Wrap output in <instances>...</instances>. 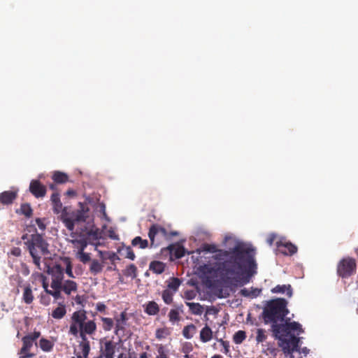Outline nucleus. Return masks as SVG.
Segmentation results:
<instances>
[{"mask_svg": "<svg viewBox=\"0 0 358 358\" xmlns=\"http://www.w3.org/2000/svg\"><path fill=\"white\" fill-rule=\"evenodd\" d=\"M88 210V208L86 210L83 208L82 210H77L70 215L64 210L61 215V220L69 231H73L74 229L76 222L86 221L87 217H88L87 215Z\"/></svg>", "mask_w": 358, "mask_h": 358, "instance_id": "423d86ee", "label": "nucleus"}, {"mask_svg": "<svg viewBox=\"0 0 358 358\" xmlns=\"http://www.w3.org/2000/svg\"><path fill=\"white\" fill-rule=\"evenodd\" d=\"M99 211L102 213L104 215H106V206L104 203H101L99 205Z\"/></svg>", "mask_w": 358, "mask_h": 358, "instance_id": "774afa93", "label": "nucleus"}, {"mask_svg": "<svg viewBox=\"0 0 358 358\" xmlns=\"http://www.w3.org/2000/svg\"><path fill=\"white\" fill-rule=\"evenodd\" d=\"M22 299L24 302L27 304H30L32 303L34 300V295L30 286H27L24 287L22 295Z\"/></svg>", "mask_w": 358, "mask_h": 358, "instance_id": "c756f323", "label": "nucleus"}, {"mask_svg": "<svg viewBox=\"0 0 358 358\" xmlns=\"http://www.w3.org/2000/svg\"><path fill=\"white\" fill-rule=\"evenodd\" d=\"M47 272L51 275V287L58 288L64 280V268L59 264L48 266Z\"/></svg>", "mask_w": 358, "mask_h": 358, "instance_id": "1a4fd4ad", "label": "nucleus"}, {"mask_svg": "<svg viewBox=\"0 0 358 358\" xmlns=\"http://www.w3.org/2000/svg\"><path fill=\"white\" fill-rule=\"evenodd\" d=\"M41 278H42V286L47 294V291H49L48 289V283L46 282V277L41 274Z\"/></svg>", "mask_w": 358, "mask_h": 358, "instance_id": "bf43d9fd", "label": "nucleus"}, {"mask_svg": "<svg viewBox=\"0 0 358 358\" xmlns=\"http://www.w3.org/2000/svg\"><path fill=\"white\" fill-rule=\"evenodd\" d=\"M39 347L43 352H50L54 347V343L50 340L42 338L39 341Z\"/></svg>", "mask_w": 358, "mask_h": 358, "instance_id": "a878e982", "label": "nucleus"}, {"mask_svg": "<svg viewBox=\"0 0 358 358\" xmlns=\"http://www.w3.org/2000/svg\"><path fill=\"white\" fill-rule=\"evenodd\" d=\"M106 309V306L104 303H97L96 305V310L98 311V312H104Z\"/></svg>", "mask_w": 358, "mask_h": 358, "instance_id": "4d7b16f0", "label": "nucleus"}, {"mask_svg": "<svg viewBox=\"0 0 358 358\" xmlns=\"http://www.w3.org/2000/svg\"><path fill=\"white\" fill-rule=\"evenodd\" d=\"M159 355L157 356L156 358H168L166 355L164 353L163 350V348L160 347L158 350Z\"/></svg>", "mask_w": 358, "mask_h": 358, "instance_id": "0e129e2a", "label": "nucleus"}, {"mask_svg": "<svg viewBox=\"0 0 358 358\" xmlns=\"http://www.w3.org/2000/svg\"><path fill=\"white\" fill-rule=\"evenodd\" d=\"M21 213L27 217H30L32 215V209L29 204L23 203L20 206Z\"/></svg>", "mask_w": 358, "mask_h": 358, "instance_id": "79ce46f5", "label": "nucleus"}, {"mask_svg": "<svg viewBox=\"0 0 358 358\" xmlns=\"http://www.w3.org/2000/svg\"><path fill=\"white\" fill-rule=\"evenodd\" d=\"M108 235L109 238H110L113 240H118V238H119L118 235L111 228L108 231Z\"/></svg>", "mask_w": 358, "mask_h": 358, "instance_id": "864d4df0", "label": "nucleus"}, {"mask_svg": "<svg viewBox=\"0 0 358 358\" xmlns=\"http://www.w3.org/2000/svg\"><path fill=\"white\" fill-rule=\"evenodd\" d=\"M148 237L150 241V247L157 248L161 243L160 238H168V231L164 227L153 224L149 229Z\"/></svg>", "mask_w": 358, "mask_h": 358, "instance_id": "6e6552de", "label": "nucleus"}, {"mask_svg": "<svg viewBox=\"0 0 358 358\" xmlns=\"http://www.w3.org/2000/svg\"><path fill=\"white\" fill-rule=\"evenodd\" d=\"M123 274L127 277L136 278L137 276V267L134 264H131L123 271Z\"/></svg>", "mask_w": 358, "mask_h": 358, "instance_id": "473e14b6", "label": "nucleus"}, {"mask_svg": "<svg viewBox=\"0 0 358 358\" xmlns=\"http://www.w3.org/2000/svg\"><path fill=\"white\" fill-rule=\"evenodd\" d=\"M240 293L242 296H245V297H248V296H251V292L246 288L242 289L241 290Z\"/></svg>", "mask_w": 358, "mask_h": 358, "instance_id": "052dcab7", "label": "nucleus"}, {"mask_svg": "<svg viewBox=\"0 0 358 358\" xmlns=\"http://www.w3.org/2000/svg\"><path fill=\"white\" fill-rule=\"evenodd\" d=\"M273 294H286L287 296L290 298L293 294V290L290 285H278L271 289Z\"/></svg>", "mask_w": 358, "mask_h": 358, "instance_id": "a211bd4d", "label": "nucleus"}, {"mask_svg": "<svg viewBox=\"0 0 358 358\" xmlns=\"http://www.w3.org/2000/svg\"><path fill=\"white\" fill-rule=\"evenodd\" d=\"M36 223L40 230L44 231L45 229V224H44L43 220L41 218H36Z\"/></svg>", "mask_w": 358, "mask_h": 358, "instance_id": "603ef678", "label": "nucleus"}, {"mask_svg": "<svg viewBox=\"0 0 358 358\" xmlns=\"http://www.w3.org/2000/svg\"><path fill=\"white\" fill-rule=\"evenodd\" d=\"M167 249L176 259L182 258L185 254V248L179 243L171 244Z\"/></svg>", "mask_w": 358, "mask_h": 358, "instance_id": "f3484780", "label": "nucleus"}, {"mask_svg": "<svg viewBox=\"0 0 358 358\" xmlns=\"http://www.w3.org/2000/svg\"><path fill=\"white\" fill-rule=\"evenodd\" d=\"M58 288H61L65 294L69 296L78 291V284L72 280H64Z\"/></svg>", "mask_w": 358, "mask_h": 358, "instance_id": "4468645a", "label": "nucleus"}, {"mask_svg": "<svg viewBox=\"0 0 358 358\" xmlns=\"http://www.w3.org/2000/svg\"><path fill=\"white\" fill-rule=\"evenodd\" d=\"M175 292L171 290L167 289H164L162 294V297L164 302L166 304H171L173 302V296Z\"/></svg>", "mask_w": 358, "mask_h": 358, "instance_id": "72a5a7b5", "label": "nucleus"}, {"mask_svg": "<svg viewBox=\"0 0 358 358\" xmlns=\"http://www.w3.org/2000/svg\"><path fill=\"white\" fill-rule=\"evenodd\" d=\"M222 345L224 348V352L227 355L229 352V343L228 341L221 340Z\"/></svg>", "mask_w": 358, "mask_h": 358, "instance_id": "6e6d98bb", "label": "nucleus"}, {"mask_svg": "<svg viewBox=\"0 0 358 358\" xmlns=\"http://www.w3.org/2000/svg\"><path fill=\"white\" fill-rule=\"evenodd\" d=\"M40 302L44 306H48L50 303V298L49 295L47 294L45 295L41 294Z\"/></svg>", "mask_w": 358, "mask_h": 358, "instance_id": "de8ad7c7", "label": "nucleus"}, {"mask_svg": "<svg viewBox=\"0 0 358 358\" xmlns=\"http://www.w3.org/2000/svg\"><path fill=\"white\" fill-rule=\"evenodd\" d=\"M116 321H120L123 324H126L127 316L125 313H122L120 314V318L117 319Z\"/></svg>", "mask_w": 358, "mask_h": 358, "instance_id": "680f3d73", "label": "nucleus"}, {"mask_svg": "<svg viewBox=\"0 0 358 358\" xmlns=\"http://www.w3.org/2000/svg\"><path fill=\"white\" fill-rule=\"evenodd\" d=\"M101 320L103 322V329L104 331H109L113 329L114 322L112 318L101 317Z\"/></svg>", "mask_w": 358, "mask_h": 358, "instance_id": "f704fd0d", "label": "nucleus"}, {"mask_svg": "<svg viewBox=\"0 0 358 358\" xmlns=\"http://www.w3.org/2000/svg\"><path fill=\"white\" fill-rule=\"evenodd\" d=\"M40 336H41L40 331H34L33 333L26 335V336H29V338L31 339L34 342H35L40 337Z\"/></svg>", "mask_w": 358, "mask_h": 358, "instance_id": "8fccbe9b", "label": "nucleus"}, {"mask_svg": "<svg viewBox=\"0 0 358 358\" xmlns=\"http://www.w3.org/2000/svg\"><path fill=\"white\" fill-rule=\"evenodd\" d=\"M266 335L265 334V330L263 329H258L257 330L256 341L257 343H262L266 339Z\"/></svg>", "mask_w": 358, "mask_h": 358, "instance_id": "c03bdc74", "label": "nucleus"}, {"mask_svg": "<svg viewBox=\"0 0 358 358\" xmlns=\"http://www.w3.org/2000/svg\"><path fill=\"white\" fill-rule=\"evenodd\" d=\"M132 246H138L141 249H145L148 247V241L143 239L141 236H136L131 241Z\"/></svg>", "mask_w": 358, "mask_h": 358, "instance_id": "7c9ffc66", "label": "nucleus"}, {"mask_svg": "<svg viewBox=\"0 0 358 358\" xmlns=\"http://www.w3.org/2000/svg\"><path fill=\"white\" fill-rule=\"evenodd\" d=\"M52 289L53 290L50 289L49 291H47V294L52 296L56 300L61 298V292H62V289L61 288Z\"/></svg>", "mask_w": 358, "mask_h": 358, "instance_id": "49530a36", "label": "nucleus"}, {"mask_svg": "<svg viewBox=\"0 0 358 358\" xmlns=\"http://www.w3.org/2000/svg\"><path fill=\"white\" fill-rule=\"evenodd\" d=\"M149 268L155 273L161 274L164 271L165 264L159 261H153L150 262Z\"/></svg>", "mask_w": 358, "mask_h": 358, "instance_id": "4be33fe9", "label": "nucleus"}, {"mask_svg": "<svg viewBox=\"0 0 358 358\" xmlns=\"http://www.w3.org/2000/svg\"><path fill=\"white\" fill-rule=\"evenodd\" d=\"M22 346L20 350L19 358H32L35 356L34 353L30 352V350L34 345V341L29 338V336H24L22 338Z\"/></svg>", "mask_w": 358, "mask_h": 358, "instance_id": "9b49d317", "label": "nucleus"}, {"mask_svg": "<svg viewBox=\"0 0 358 358\" xmlns=\"http://www.w3.org/2000/svg\"><path fill=\"white\" fill-rule=\"evenodd\" d=\"M108 259L111 261H115V260H119L120 259V257L115 253V252H112L109 257H108Z\"/></svg>", "mask_w": 358, "mask_h": 358, "instance_id": "338daca9", "label": "nucleus"}, {"mask_svg": "<svg viewBox=\"0 0 358 358\" xmlns=\"http://www.w3.org/2000/svg\"><path fill=\"white\" fill-rule=\"evenodd\" d=\"M212 338L213 331L208 325H206L200 331V339L203 343H207Z\"/></svg>", "mask_w": 358, "mask_h": 358, "instance_id": "412c9836", "label": "nucleus"}, {"mask_svg": "<svg viewBox=\"0 0 358 358\" xmlns=\"http://www.w3.org/2000/svg\"><path fill=\"white\" fill-rule=\"evenodd\" d=\"M196 331V327L194 324H190L185 326L182 329V335L187 339H190L193 337Z\"/></svg>", "mask_w": 358, "mask_h": 358, "instance_id": "b1692460", "label": "nucleus"}, {"mask_svg": "<svg viewBox=\"0 0 358 358\" xmlns=\"http://www.w3.org/2000/svg\"><path fill=\"white\" fill-rule=\"evenodd\" d=\"M182 352L184 353H189L192 350V345L190 343H186L182 347Z\"/></svg>", "mask_w": 358, "mask_h": 358, "instance_id": "5fc2aeb1", "label": "nucleus"}, {"mask_svg": "<svg viewBox=\"0 0 358 358\" xmlns=\"http://www.w3.org/2000/svg\"><path fill=\"white\" fill-rule=\"evenodd\" d=\"M275 238V235H274V234H270V235L268 236V237L267 238V239H266V242L268 243V244L269 245H272V244H273V241H274Z\"/></svg>", "mask_w": 358, "mask_h": 358, "instance_id": "e2e57ef3", "label": "nucleus"}, {"mask_svg": "<svg viewBox=\"0 0 358 358\" xmlns=\"http://www.w3.org/2000/svg\"><path fill=\"white\" fill-rule=\"evenodd\" d=\"M51 201L53 205V210L55 213H59L62 208V203L60 201L59 194L53 193L51 196Z\"/></svg>", "mask_w": 358, "mask_h": 358, "instance_id": "5701e85b", "label": "nucleus"}, {"mask_svg": "<svg viewBox=\"0 0 358 358\" xmlns=\"http://www.w3.org/2000/svg\"><path fill=\"white\" fill-rule=\"evenodd\" d=\"M9 254L15 257H20L21 255V249L17 247H14L10 250Z\"/></svg>", "mask_w": 358, "mask_h": 358, "instance_id": "3c124183", "label": "nucleus"}, {"mask_svg": "<svg viewBox=\"0 0 358 358\" xmlns=\"http://www.w3.org/2000/svg\"><path fill=\"white\" fill-rule=\"evenodd\" d=\"M122 251H123L124 257L131 260H134L136 255L130 246L122 247Z\"/></svg>", "mask_w": 358, "mask_h": 358, "instance_id": "58836bf2", "label": "nucleus"}, {"mask_svg": "<svg viewBox=\"0 0 358 358\" xmlns=\"http://www.w3.org/2000/svg\"><path fill=\"white\" fill-rule=\"evenodd\" d=\"M203 250L215 253L213 259L220 262L216 264V271L225 284L243 286L257 273L255 250L245 243H238L227 250L217 249L214 244H205Z\"/></svg>", "mask_w": 358, "mask_h": 358, "instance_id": "f257e3e1", "label": "nucleus"}, {"mask_svg": "<svg viewBox=\"0 0 358 358\" xmlns=\"http://www.w3.org/2000/svg\"><path fill=\"white\" fill-rule=\"evenodd\" d=\"M287 301L283 298H277L271 299L266 302L262 313L264 322L266 324H270L273 333H275V326L285 321V319L289 313L287 308Z\"/></svg>", "mask_w": 358, "mask_h": 358, "instance_id": "20e7f679", "label": "nucleus"}, {"mask_svg": "<svg viewBox=\"0 0 358 358\" xmlns=\"http://www.w3.org/2000/svg\"><path fill=\"white\" fill-rule=\"evenodd\" d=\"M357 263L354 258L346 257L337 264V274L343 278H348L356 272Z\"/></svg>", "mask_w": 358, "mask_h": 358, "instance_id": "0eeeda50", "label": "nucleus"}, {"mask_svg": "<svg viewBox=\"0 0 358 358\" xmlns=\"http://www.w3.org/2000/svg\"><path fill=\"white\" fill-rule=\"evenodd\" d=\"M17 196L16 191H4L0 194V203L3 205H10Z\"/></svg>", "mask_w": 358, "mask_h": 358, "instance_id": "dca6fc26", "label": "nucleus"}, {"mask_svg": "<svg viewBox=\"0 0 358 358\" xmlns=\"http://www.w3.org/2000/svg\"><path fill=\"white\" fill-rule=\"evenodd\" d=\"M289 321L290 318H287L279 326L275 325L277 329L273 334L275 338L279 341V346L283 352L288 355L299 350L300 338L291 334V331H297L298 334L303 332L299 322Z\"/></svg>", "mask_w": 358, "mask_h": 358, "instance_id": "f03ea898", "label": "nucleus"}, {"mask_svg": "<svg viewBox=\"0 0 358 358\" xmlns=\"http://www.w3.org/2000/svg\"><path fill=\"white\" fill-rule=\"evenodd\" d=\"M86 237L89 239L90 237H92L94 240H98L100 238V232L99 229H91L86 233Z\"/></svg>", "mask_w": 358, "mask_h": 358, "instance_id": "37998d69", "label": "nucleus"}, {"mask_svg": "<svg viewBox=\"0 0 358 358\" xmlns=\"http://www.w3.org/2000/svg\"><path fill=\"white\" fill-rule=\"evenodd\" d=\"M30 192L36 198L43 197L46 194V187L37 180H33L29 185Z\"/></svg>", "mask_w": 358, "mask_h": 358, "instance_id": "ddd939ff", "label": "nucleus"}, {"mask_svg": "<svg viewBox=\"0 0 358 358\" xmlns=\"http://www.w3.org/2000/svg\"><path fill=\"white\" fill-rule=\"evenodd\" d=\"M186 305L189 307V310L194 315H201L203 311L202 306L199 303L186 302Z\"/></svg>", "mask_w": 358, "mask_h": 358, "instance_id": "393cba45", "label": "nucleus"}, {"mask_svg": "<svg viewBox=\"0 0 358 358\" xmlns=\"http://www.w3.org/2000/svg\"><path fill=\"white\" fill-rule=\"evenodd\" d=\"M52 180L56 182L59 184H63L68 181L69 176L67 174L60 172V171H55L53 173L52 176Z\"/></svg>", "mask_w": 358, "mask_h": 358, "instance_id": "bb28decb", "label": "nucleus"}, {"mask_svg": "<svg viewBox=\"0 0 358 358\" xmlns=\"http://www.w3.org/2000/svg\"><path fill=\"white\" fill-rule=\"evenodd\" d=\"M80 346L82 350L83 355H84L85 357H88V355L90 351V345L87 336H85V340H82Z\"/></svg>", "mask_w": 358, "mask_h": 358, "instance_id": "e433bc0d", "label": "nucleus"}, {"mask_svg": "<svg viewBox=\"0 0 358 358\" xmlns=\"http://www.w3.org/2000/svg\"><path fill=\"white\" fill-rule=\"evenodd\" d=\"M124 326L125 324H123L122 322L116 321L115 334L117 335L120 331H124Z\"/></svg>", "mask_w": 358, "mask_h": 358, "instance_id": "09e8293b", "label": "nucleus"}, {"mask_svg": "<svg viewBox=\"0 0 358 358\" xmlns=\"http://www.w3.org/2000/svg\"><path fill=\"white\" fill-rule=\"evenodd\" d=\"M169 321L172 323L179 322L180 320V313L178 310L171 309L169 313Z\"/></svg>", "mask_w": 358, "mask_h": 358, "instance_id": "4c0bfd02", "label": "nucleus"}, {"mask_svg": "<svg viewBox=\"0 0 358 358\" xmlns=\"http://www.w3.org/2000/svg\"><path fill=\"white\" fill-rule=\"evenodd\" d=\"M62 261L66 266L65 270L64 269V271H65V273L69 278H74L75 276L73 273V266L71 264V259L69 257H65L62 259Z\"/></svg>", "mask_w": 358, "mask_h": 358, "instance_id": "2f4dec72", "label": "nucleus"}, {"mask_svg": "<svg viewBox=\"0 0 358 358\" xmlns=\"http://www.w3.org/2000/svg\"><path fill=\"white\" fill-rule=\"evenodd\" d=\"M171 334L170 330L167 327L157 329L155 332V336L158 340L165 338Z\"/></svg>", "mask_w": 358, "mask_h": 358, "instance_id": "c9c22d12", "label": "nucleus"}, {"mask_svg": "<svg viewBox=\"0 0 358 358\" xmlns=\"http://www.w3.org/2000/svg\"><path fill=\"white\" fill-rule=\"evenodd\" d=\"M181 284V281L178 278H171L168 281L167 289L171 290L173 292H176Z\"/></svg>", "mask_w": 358, "mask_h": 358, "instance_id": "cd10ccee", "label": "nucleus"}, {"mask_svg": "<svg viewBox=\"0 0 358 358\" xmlns=\"http://www.w3.org/2000/svg\"><path fill=\"white\" fill-rule=\"evenodd\" d=\"M100 344V355L104 358H114L115 343L110 340L103 338L101 340Z\"/></svg>", "mask_w": 358, "mask_h": 358, "instance_id": "9d476101", "label": "nucleus"}, {"mask_svg": "<svg viewBox=\"0 0 358 358\" xmlns=\"http://www.w3.org/2000/svg\"><path fill=\"white\" fill-rule=\"evenodd\" d=\"M195 296L196 294L194 291H187L185 293V297L188 300H192L194 299Z\"/></svg>", "mask_w": 358, "mask_h": 358, "instance_id": "13d9d810", "label": "nucleus"}, {"mask_svg": "<svg viewBox=\"0 0 358 358\" xmlns=\"http://www.w3.org/2000/svg\"><path fill=\"white\" fill-rule=\"evenodd\" d=\"M276 247L278 251L284 255L291 256L297 252V247L289 241H278Z\"/></svg>", "mask_w": 358, "mask_h": 358, "instance_id": "f8f14e48", "label": "nucleus"}, {"mask_svg": "<svg viewBox=\"0 0 358 358\" xmlns=\"http://www.w3.org/2000/svg\"><path fill=\"white\" fill-rule=\"evenodd\" d=\"M97 329L94 320L87 317V311L80 309L74 311L69 320L68 334L74 337L79 336L82 340H85V336H92Z\"/></svg>", "mask_w": 358, "mask_h": 358, "instance_id": "7ed1b4c3", "label": "nucleus"}, {"mask_svg": "<svg viewBox=\"0 0 358 358\" xmlns=\"http://www.w3.org/2000/svg\"><path fill=\"white\" fill-rule=\"evenodd\" d=\"M103 267V264H101L97 259H93L90 266V271L91 273L95 275L102 271Z\"/></svg>", "mask_w": 358, "mask_h": 358, "instance_id": "c85d7f7f", "label": "nucleus"}, {"mask_svg": "<svg viewBox=\"0 0 358 358\" xmlns=\"http://www.w3.org/2000/svg\"><path fill=\"white\" fill-rule=\"evenodd\" d=\"M66 306L63 303H59V306L52 311L51 315L54 319L61 320L66 315Z\"/></svg>", "mask_w": 358, "mask_h": 358, "instance_id": "6ab92c4d", "label": "nucleus"}, {"mask_svg": "<svg viewBox=\"0 0 358 358\" xmlns=\"http://www.w3.org/2000/svg\"><path fill=\"white\" fill-rule=\"evenodd\" d=\"M144 311L148 315H155L159 312V307L155 301H149L144 305Z\"/></svg>", "mask_w": 358, "mask_h": 358, "instance_id": "aec40b11", "label": "nucleus"}, {"mask_svg": "<svg viewBox=\"0 0 358 358\" xmlns=\"http://www.w3.org/2000/svg\"><path fill=\"white\" fill-rule=\"evenodd\" d=\"M76 257L83 264H86L90 261V254L85 252V251L81 252H76Z\"/></svg>", "mask_w": 358, "mask_h": 358, "instance_id": "a19ab883", "label": "nucleus"}, {"mask_svg": "<svg viewBox=\"0 0 358 358\" xmlns=\"http://www.w3.org/2000/svg\"><path fill=\"white\" fill-rule=\"evenodd\" d=\"M73 248L77 250V252L85 251L89 244L88 238L85 235L79 236V238H75L70 241Z\"/></svg>", "mask_w": 358, "mask_h": 358, "instance_id": "2eb2a0df", "label": "nucleus"}, {"mask_svg": "<svg viewBox=\"0 0 358 358\" xmlns=\"http://www.w3.org/2000/svg\"><path fill=\"white\" fill-rule=\"evenodd\" d=\"M229 295V293H224L222 289H220L218 290L217 296H218L219 298L227 297Z\"/></svg>", "mask_w": 358, "mask_h": 358, "instance_id": "69168bd1", "label": "nucleus"}, {"mask_svg": "<svg viewBox=\"0 0 358 358\" xmlns=\"http://www.w3.org/2000/svg\"><path fill=\"white\" fill-rule=\"evenodd\" d=\"M246 334L243 331H238L234 336V341L236 344H240L245 339Z\"/></svg>", "mask_w": 358, "mask_h": 358, "instance_id": "ea45409f", "label": "nucleus"}, {"mask_svg": "<svg viewBox=\"0 0 358 358\" xmlns=\"http://www.w3.org/2000/svg\"><path fill=\"white\" fill-rule=\"evenodd\" d=\"M201 271L202 273L207 275L212 274L213 272H216L217 273L216 268L215 269L210 264H204L203 266H201Z\"/></svg>", "mask_w": 358, "mask_h": 358, "instance_id": "a18cd8bd", "label": "nucleus"}, {"mask_svg": "<svg viewBox=\"0 0 358 358\" xmlns=\"http://www.w3.org/2000/svg\"><path fill=\"white\" fill-rule=\"evenodd\" d=\"M22 239L33 259L34 264L40 268L41 257L49 254V244L43 236L38 233L30 236L25 234L22 235Z\"/></svg>", "mask_w": 358, "mask_h": 358, "instance_id": "39448f33", "label": "nucleus"}]
</instances>
